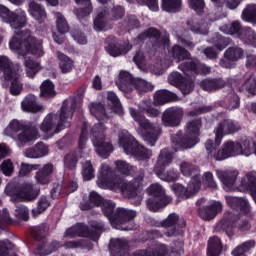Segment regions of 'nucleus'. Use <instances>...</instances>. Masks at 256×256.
Instances as JSON below:
<instances>
[{"label": "nucleus", "instance_id": "4d7b16f0", "mask_svg": "<svg viewBox=\"0 0 256 256\" xmlns=\"http://www.w3.org/2000/svg\"><path fill=\"white\" fill-rule=\"evenodd\" d=\"M82 177L84 181H91L95 178V169H93V164L89 160L82 163Z\"/></svg>", "mask_w": 256, "mask_h": 256}, {"label": "nucleus", "instance_id": "13d9d810", "mask_svg": "<svg viewBox=\"0 0 256 256\" xmlns=\"http://www.w3.org/2000/svg\"><path fill=\"white\" fill-rule=\"evenodd\" d=\"M242 33L243 35L240 36L242 41H244V43H248V45H253V47H256L255 31L251 28H244Z\"/></svg>", "mask_w": 256, "mask_h": 256}, {"label": "nucleus", "instance_id": "49530a36", "mask_svg": "<svg viewBox=\"0 0 256 256\" xmlns=\"http://www.w3.org/2000/svg\"><path fill=\"white\" fill-rule=\"evenodd\" d=\"M139 109L142 111V113H146L147 117H159L161 115V111L159 109L153 107L151 102L149 101H144L139 104Z\"/></svg>", "mask_w": 256, "mask_h": 256}, {"label": "nucleus", "instance_id": "2eb2a0df", "mask_svg": "<svg viewBox=\"0 0 256 256\" xmlns=\"http://www.w3.org/2000/svg\"><path fill=\"white\" fill-rule=\"evenodd\" d=\"M218 119H222L220 123L214 129L216 145H221V141H223V137L225 135H233L238 131H241V124L239 122L225 118V115L221 114Z\"/></svg>", "mask_w": 256, "mask_h": 256}, {"label": "nucleus", "instance_id": "0e129e2a", "mask_svg": "<svg viewBox=\"0 0 256 256\" xmlns=\"http://www.w3.org/2000/svg\"><path fill=\"white\" fill-rule=\"evenodd\" d=\"M76 3H83L85 7L81 8L78 12V17H87L93 11L91 8V0H75Z\"/></svg>", "mask_w": 256, "mask_h": 256}, {"label": "nucleus", "instance_id": "aec40b11", "mask_svg": "<svg viewBox=\"0 0 256 256\" xmlns=\"http://www.w3.org/2000/svg\"><path fill=\"white\" fill-rule=\"evenodd\" d=\"M183 119V109L171 107L166 109L162 114V125L164 127H178Z\"/></svg>", "mask_w": 256, "mask_h": 256}, {"label": "nucleus", "instance_id": "58836bf2", "mask_svg": "<svg viewBox=\"0 0 256 256\" xmlns=\"http://www.w3.org/2000/svg\"><path fill=\"white\" fill-rule=\"evenodd\" d=\"M61 247V243L58 241H52L51 243H45L42 246H39L36 250L35 253L36 255L39 256H46V255H51L54 251H57Z\"/></svg>", "mask_w": 256, "mask_h": 256}, {"label": "nucleus", "instance_id": "e2e57ef3", "mask_svg": "<svg viewBox=\"0 0 256 256\" xmlns=\"http://www.w3.org/2000/svg\"><path fill=\"white\" fill-rule=\"evenodd\" d=\"M211 43L217 47L218 51H223L227 45H229V39L221 37L219 34H215V36L211 39Z\"/></svg>", "mask_w": 256, "mask_h": 256}, {"label": "nucleus", "instance_id": "37998d69", "mask_svg": "<svg viewBox=\"0 0 256 256\" xmlns=\"http://www.w3.org/2000/svg\"><path fill=\"white\" fill-rule=\"evenodd\" d=\"M188 25L193 33H200V35H205L209 31V23L203 20H192L191 22H188Z\"/></svg>", "mask_w": 256, "mask_h": 256}, {"label": "nucleus", "instance_id": "864d4df0", "mask_svg": "<svg viewBox=\"0 0 256 256\" xmlns=\"http://www.w3.org/2000/svg\"><path fill=\"white\" fill-rule=\"evenodd\" d=\"M253 247H255V241L248 240V241L242 243L241 245H239L238 247H236L232 251V255L233 256H245V253H247V251H251V249H253Z\"/></svg>", "mask_w": 256, "mask_h": 256}, {"label": "nucleus", "instance_id": "72a5a7b5", "mask_svg": "<svg viewBox=\"0 0 256 256\" xmlns=\"http://www.w3.org/2000/svg\"><path fill=\"white\" fill-rule=\"evenodd\" d=\"M159 31L155 28H149L144 33L139 36V39H155L156 43L154 47H163V45H167V40H161Z\"/></svg>", "mask_w": 256, "mask_h": 256}, {"label": "nucleus", "instance_id": "bf43d9fd", "mask_svg": "<svg viewBox=\"0 0 256 256\" xmlns=\"http://www.w3.org/2000/svg\"><path fill=\"white\" fill-rule=\"evenodd\" d=\"M220 31L226 35H235V33H239V31H241V22L234 21L230 25H224L220 27Z\"/></svg>", "mask_w": 256, "mask_h": 256}, {"label": "nucleus", "instance_id": "a878e982", "mask_svg": "<svg viewBox=\"0 0 256 256\" xmlns=\"http://www.w3.org/2000/svg\"><path fill=\"white\" fill-rule=\"evenodd\" d=\"M179 167L184 177H192L190 182L197 183V181H200L201 184V177H199V169L195 165L184 161L180 163Z\"/></svg>", "mask_w": 256, "mask_h": 256}, {"label": "nucleus", "instance_id": "ea45409f", "mask_svg": "<svg viewBox=\"0 0 256 256\" xmlns=\"http://www.w3.org/2000/svg\"><path fill=\"white\" fill-rule=\"evenodd\" d=\"M147 193L152 197V199H167V197H171L165 195V189H163V186L159 183L151 184L147 188Z\"/></svg>", "mask_w": 256, "mask_h": 256}, {"label": "nucleus", "instance_id": "603ef678", "mask_svg": "<svg viewBox=\"0 0 256 256\" xmlns=\"http://www.w3.org/2000/svg\"><path fill=\"white\" fill-rule=\"evenodd\" d=\"M242 19L248 23H256V4H250L243 10Z\"/></svg>", "mask_w": 256, "mask_h": 256}, {"label": "nucleus", "instance_id": "7c9ffc66", "mask_svg": "<svg viewBox=\"0 0 256 256\" xmlns=\"http://www.w3.org/2000/svg\"><path fill=\"white\" fill-rule=\"evenodd\" d=\"M170 201H173V198L167 197L165 199L163 198H149L146 202L147 208L149 211H153L154 213H157L160 209H163L164 207H167L169 205Z\"/></svg>", "mask_w": 256, "mask_h": 256}, {"label": "nucleus", "instance_id": "774afa93", "mask_svg": "<svg viewBox=\"0 0 256 256\" xmlns=\"http://www.w3.org/2000/svg\"><path fill=\"white\" fill-rule=\"evenodd\" d=\"M15 245L9 241H0V256H9V251L13 249Z\"/></svg>", "mask_w": 256, "mask_h": 256}, {"label": "nucleus", "instance_id": "6ab92c4d", "mask_svg": "<svg viewBox=\"0 0 256 256\" xmlns=\"http://www.w3.org/2000/svg\"><path fill=\"white\" fill-rule=\"evenodd\" d=\"M216 175L227 192L235 191V183L239 177V170L228 168L225 170H216Z\"/></svg>", "mask_w": 256, "mask_h": 256}, {"label": "nucleus", "instance_id": "f704fd0d", "mask_svg": "<svg viewBox=\"0 0 256 256\" xmlns=\"http://www.w3.org/2000/svg\"><path fill=\"white\" fill-rule=\"evenodd\" d=\"M125 241L119 238L111 239L109 244L110 254L111 256H127L123 253V249H125Z\"/></svg>", "mask_w": 256, "mask_h": 256}, {"label": "nucleus", "instance_id": "052dcab7", "mask_svg": "<svg viewBox=\"0 0 256 256\" xmlns=\"http://www.w3.org/2000/svg\"><path fill=\"white\" fill-rule=\"evenodd\" d=\"M157 177L161 179L162 181H167L168 183H171L172 181H177L179 179V172L175 170H170L169 172L165 173V171H161L156 173Z\"/></svg>", "mask_w": 256, "mask_h": 256}, {"label": "nucleus", "instance_id": "c03bdc74", "mask_svg": "<svg viewBox=\"0 0 256 256\" xmlns=\"http://www.w3.org/2000/svg\"><path fill=\"white\" fill-rule=\"evenodd\" d=\"M182 0H162V9L167 13L181 11Z\"/></svg>", "mask_w": 256, "mask_h": 256}, {"label": "nucleus", "instance_id": "680f3d73", "mask_svg": "<svg viewBox=\"0 0 256 256\" xmlns=\"http://www.w3.org/2000/svg\"><path fill=\"white\" fill-rule=\"evenodd\" d=\"M188 7L201 15L205 11V0H188Z\"/></svg>", "mask_w": 256, "mask_h": 256}, {"label": "nucleus", "instance_id": "7ed1b4c3", "mask_svg": "<svg viewBox=\"0 0 256 256\" xmlns=\"http://www.w3.org/2000/svg\"><path fill=\"white\" fill-rule=\"evenodd\" d=\"M9 45L11 51H15L18 57H27L29 53L36 57H43L44 55L43 41L36 40L29 31L15 34L11 38Z\"/></svg>", "mask_w": 256, "mask_h": 256}, {"label": "nucleus", "instance_id": "79ce46f5", "mask_svg": "<svg viewBox=\"0 0 256 256\" xmlns=\"http://www.w3.org/2000/svg\"><path fill=\"white\" fill-rule=\"evenodd\" d=\"M202 89H204V91H217V89H221L222 87H225V81L221 80V79H206L203 80L200 83Z\"/></svg>", "mask_w": 256, "mask_h": 256}, {"label": "nucleus", "instance_id": "473e14b6", "mask_svg": "<svg viewBox=\"0 0 256 256\" xmlns=\"http://www.w3.org/2000/svg\"><path fill=\"white\" fill-rule=\"evenodd\" d=\"M222 251L221 239L217 236L211 237L208 241L207 256H220Z\"/></svg>", "mask_w": 256, "mask_h": 256}, {"label": "nucleus", "instance_id": "423d86ee", "mask_svg": "<svg viewBox=\"0 0 256 256\" xmlns=\"http://www.w3.org/2000/svg\"><path fill=\"white\" fill-rule=\"evenodd\" d=\"M217 138H215V142L213 140L208 139L205 143V149L207 151V155L209 159H215L216 161H225V159H229V157H239L240 148L239 141L233 142L231 140L223 143L222 148L217 151Z\"/></svg>", "mask_w": 256, "mask_h": 256}, {"label": "nucleus", "instance_id": "a211bd4d", "mask_svg": "<svg viewBox=\"0 0 256 256\" xmlns=\"http://www.w3.org/2000/svg\"><path fill=\"white\" fill-rule=\"evenodd\" d=\"M183 247V240L175 241L171 250L165 244H154L150 247V256H182L184 253Z\"/></svg>", "mask_w": 256, "mask_h": 256}, {"label": "nucleus", "instance_id": "f03ea898", "mask_svg": "<svg viewBox=\"0 0 256 256\" xmlns=\"http://www.w3.org/2000/svg\"><path fill=\"white\" fill-rule=\"evenodd\" d=\"M75 105V99H67L62 105L59 116L56 114H48L44 118L40 125L41 131L54 135L55 133H61V131L67 129V127H71V119H73Z\"/></svg>", "mask_w": 256, "mask_h": 256}, {"label": "nucleus", "instance_id": "a19ab883", "mask_svg": "<svg viewBox=\"0 0 256 256\" xmlns=\"http://www.w3.org/2000/svg\"><path fill=\"white\" fill-rule=\"evenodd\" d=\"M55 25L58 33L60 35H65V33H69V23L67 22V19H65V16L61 14L60 12H55Z\"/></svg>", "mask_w": 256, "mask_h": 256}, {"label": "nucleus", "instance_id": "a18cd8bd", "mask_svg": "<svg viewBox=\"0 0 256 256\" xmlns=\"http://www.w3.org/2000/svg\"><path fill=\"white\" fill-rule=\"evenodd\" d=\"M24 66L26 67V75L30 79H33L41 71V65L31 59H25Z\"/></svg>", "mask_w": 256, "mask_h": 256}, {"label": "nucleus", "instance_id": "338daca9", "mask_svg": "<svg viewBox=\"0 0 256 256\" xmlns=\"http://www.w3.org/2000/svg\"><path fill=\"white\" fill-rule=\"evenodd\" d=\"M233 220H222L220 221L217 225L215 230L216 231H221V229H223L224 231H226V233H230V231L233 229Z\"/></svg>", "mask_w": 256, "mask_h": 256}, {"label": "nucleus", "instance_id": "5fc2aeb1", "mask_svg": "<svg viewBox=\"0 0 256 256\" xmlns=\"http://www.w3.org/2000/svg\"><path fill=\"white\" fill-rule=\"evenodd\" d=\"M116 171L121 173V175H133V172L135 171V167L131 166L129 163L123 160H117L115 162Z\"/></svg>", "mask_w": 256, "mask_h": 256}, {"label": "nucleus", "instance_id": "1a4fd4ad", "mask_svg": "<svg viewBox=\"0 0 256 256\" xmlns=\"http://www.w3.org/2000/svg\"><path fill=\"white\" fill-rule=\"evenodd\" d=\"M116 85L123 93H131L134 89H137L139 93H145L147 91H153V85L151 83L141 79L133 78L128 71H120Z\"/></svg>", "mask_w": 256, "mask_h": 256}, {"label": "nucleus", "instance_id": "6e6d98bb", "mask_svg": "<svg viewBox=\"0 0 256 256\" xmlns=\"http://www.w3.org/2000/svg\"><path fill=\"white\" fill-rule=\"evenodd\" d=\"M58 59L60 60V69L62 73H70V71H73L72 59L63 53H58Z\"/></svg>", "mask_w": 256, "mask_h": 256}, {"label": "nucleus", "instance_id": "4c0bfd02", "mask_svg": "<svg viewBox=\"0 0 256 256\" xmlns=\"http://www.w3.org/2000/svg\"><path fill=\"white\" fill-rule=\"evenodd\" d=\"M171 54L176 63H181V61H189V59H191V53L179 45L173 46Z\"/></svg>", "mask_w": 256, "mask_h": 256}, {"label": "nucleus", "instance_id": "0eeeda50", "mask_svg": "<svg viewBox=\"0 0 256 256\" xmlns=\"http://www.w3.org/2000/svg\"><path fill=\"white\" fill-rule=\"evenodd\" d=\"M23 71L19 64H14L9 57L0 55V75L3 73L5 81H10L11 95H19L23 91V84L19 83V73Z\"/></svg>", "mask_w": 256, "mask_h": 256}, {"label": "nucleus", "instance_id": "cd10ccee", "mask_svg": "<svg viewBox=\"0 0 256 256\" xmlns=\"http://www.w3.org/2000/svg\"><path fill=\"white\" fill-rule=\"evenodd\" d=\"M171 161H173V155L169 153V150L164 149L160 152L158 157V161L154 168L155 173H161V171H165V167H169L171 165Z\"/></svg>", "mask_w": 256, "mask_h": 256}, {"label": "nucleus", "instance_id": "c85d7f7f", "mask_svg": "<svg viewBox=\"0 0 256 256\" xmlns=\"http://www.w3.org/2000/svg\"><path fill=\"white\" fill-rule=\"evenodd\" d=\"M21 107L26 113H39L41 111V106L37 104V98L33 94H29L24 98Z\"/></svg>", "mask_w": 256, "mask_h": 256}, {"label": "nucleus", "instance_id": "f8f14e48", "mask_svg": "<svg viewBox=\"0 0 256 256\" xmlns=\"http://www.w3.org/2000/svg\"><path fill=\"white\" fill-rule=\"evenodd\" d=\"M6 191L9 192L14 201H35L39 197V193H41V190L31 183L17 184L14 187L9 184Z\"/></svg>", "mask_w": 256, "mask_h": 256}, {"label": "nucleus", "instance_id": "6e6552de", "mask_svg": "<svg viewBox=\"0 0 256 256\" xmlns=\"http://www.w3.org/2000/svg\"><path fill=\"white\" fill-rule=\"evenodd\" d=\"M129 111L132 119L139 125V135L143 137L144 141H146L150 147H154L155 143H157V139H159V128H157V125L151 123L149 119L141 115V112L137 109L130 108Z\"/></svg>", "mask_w": 256, "mask_h": 256}, {"label": "nucleus", "instance_id": "2f4dec72", "mask_svg": "<svg viewBox=\"0 0 256 256\" xmlns=\"http://www.w3.org/2000/svg\"><path fill=\"white\" fill-rule=\"evenodd\" d=\"M256 142L251 138H245L239 142L240 155L251 157L255 155Z\"/></svg>", "mask_w": 256, "mask_h": 256}, {"label": "nucleus", "instance_id": "c756f323", "mask_svg": "<svg viewBox=\"0 0 256 256\" xmlns=\"http://www.w3.org/2000/svg\"><path fill=\"white\" fill-rule=\"evenodd\" d=\"M170 101H177V94L168 90H160L154 95V105H165Z\"/></svg>", "mask_w": 256, "mask_h": 256}, {"label": "nucleus", "instance_id": "412c9836", "mask_svg": "<svg viewBox=\"0 0 256 256\" xmlns=\"http://www.w3.org/2000/svg\"><path fill=\"white\" fill-rule=\"evenodd\" d=\"M178 68L184 75H197L198 73H204L206 75V73L211 71V68L205 66V64H200L198 60L184 62Z\"/></svg>", "mask_w": 256, "mask_h": 256}, {"label": "nucleus", "instance_id": "09e8293b", "mask_svg": "<svg viewBox=\"0 0 256 256\" xmlns=\"http://www.w3.org/2000/svg\"><path fill=\"white\" fill-rule=\"evenodd\" d=\"M50 205L51 202L49 201V198H47L46 196H42L37 202V207L32 209L33 217H38V215L44 213V211L48 209Z\"/></svg>", "mask_w": 256, "mask_h": 256}, {"label": "nucleus", "instance_id": "69168bd1", "mask_svg": "<svg viewBox=\"0 0 256 256\" xmlns=\"http://www.w3.org/2000/svg\"><path fill=\"white\" fill-rule=\"evenodd\" d=\"M94 29L95 31H105L107 29L105 26V14L99 13L94 19Z\"/></svg>", "mask_w": 256, "mask_h": 256}, {"label": "nucleus", "instance_id": "4468645a", "mask_svg": "<svg viewBox=\"0 0 256 256\" xmlns=\"http://www.w3.org/2000/svg\"><path fill=\"white\" fill-rule=\"evenodd\" d=\"M0 17L12 29H23L27 25V13L23 9L12 12L6 6L0 5Z\"/></svg>", "mask_w": 256, "mask_h": 256}, {"label": "nucleus", "instance_id": "8fccbe9b", "mask_svg": "<svg viewBox=\"0 0 256 256\" xmlns=\"http://www.w3.org/2000/svg\"><path fill=\"white\" fill-rule=\"evenodd\" d=\"M243 55V49L239 47H230L224 53L225 58L229 61H239V59H243Z\"/></svg>", "mask_w": 256, "mask_h": 256}, {"label": "nucleus", "instance_id": "de8ad7c7", "mask_svg": "<svg viewBox=\"0 0 256 256\" xmlns=\"http://www.w3.org/2000/svg\"><path fill=\"white\" fill-rule=\"evenodd\" d=\"M106 97L112 104V111L118 115H123V106H121V102L119 101L117 94L114 92H107Z\"/></svg>", "mask_w": 256, "mask_h": 256}, {"label": "nucleus", "instance_id": "f257e3e1", "mask_svg": "<svg viewBox=\"0 0 256 256\" xmlns=\"http://www.w3.org/2000/svg\"><path fill=\"white\" fill-rule=\"evenodd\" d=\"M143 177H145V173L140 170L132 181L127 182L125 179L115 175L111 166L102 164L96 183L100 189L119 191L124 197L131 199L133 205L137 206L143 201V192H141V189H143Z\"/></svg>", "mask_w": 256, "mask_h": 256}, {"label": "nucleus", "instance_id": "9d476101", "mask_svg": "<svg viewBox=\"0 0 256 256\" xmlns=\"http://www.w3.org/2000/svg\"><path fill=\"white\" fill-rule=\"evenodd\" d=\"M119 143L126 155H133L140 160L149 159V157H151V151L140 145L139 142L135 140V137H133L127 130H122L120 132Z\"/></svg>", "mask_w": 256, "mask_h": 256}, {"label": "nucleus", "instance_id": "b1692460", "mask_svg": "<svg viewBox=\"0 0 256 256\" xmlns=\"http://www.w3.org/2000/svg\"><path fill=\"white\" fill-rule=\"evenodd\" d=\"M54 167L53 164H45L40 168L34 176L36 185H49L51 183V175H53Z\"/></svg>", "mask_w": 256, "mask_h": 256}, {"label": "nucleus", "instance_id": "9b49d317", "mask_svg": "<svg viewBox=\"0 0 256 256\" xmlns=\"http://www.w3.org/2000/svg\"><path fill=\"white\" fill-rule=\"evenodd\" d=\"M107 128L102 123L95 124L91 130V141L94 145L96 153L100 157H109L110 153H113V145L107 141Z\"/></svg>", "mask_w": 256, "mask_h": 256}, {"label": "nucleus", "instance_id": "4be33fe9", "mask_svg": "<svg viewBox=\"0 0 256 256\" xmlns=\"http://www.w3.org/2000/svg\"><path fill=\"white\" fill-rule=\"evenodd\" d=\"M177 223H179V216L175 213L169 214L161 223L164 229H168V231L165 232L166 237H177V235H181V233H183V231L177 227Z\"/></svg>", "mask_w": 256, "mask_h": 256}, {"label": "nucleus", "instance_id": "e433bc0d", "mask_svg": "<svg viewBox=\"0 0 256 256\" xmlns=\"http://www.w3.org/2000/svg\"><path fill=\"white\" fill-rule=\"evenodd\" d=\"M90 113L98 121H105L109 116L101 103L92 102L89 105Z\"/></svg>", "mask_w": 256, "mask_h": 256}, {"label": "nucleus", "instance_id": "ddd939ff", "mask_svg": "<svg viewBox=\"0 0 256 256\" xmlns=\"http://www.w3.org/2000/svg\"><path fill=\"white\" fill-rule=\"evenodd\" d=\"M87 139V128H82L78 142V149L70 151L64 158V165L67 167V169H75V167H77V163L79 162V157H89L91 149L87 147Z\"/></svg>", "mask_w": 256, "mask_h": 256}, {"label": "nucleus", "instance_id": "20e7f679", "mask_svg": "<svg viewBox=\"0 0 256 256\" xmlns=\"http://www.w3.org/2000/svg\"><path fill=\"white\" fill-rule=\"evenodd\" d=\"M4 135L14 139L19 147H25V145H31L39 139V130L37 126L27 125L19 120H12L4 130Z\"/></svg>", "mask_w": 256, "mask_h": 256}, {"label": "nucleus", "instance_id": "c9c22d12", "mask_svg": "<svg viewBox=\"0 0 256 256\" xmlns=\"http://www.w3.org/2000/svg\"><path fill=\"white\" fill-rule=\"evenodd\" d=\"M106 51L111 57H119L120 55H126L127 52L131 51V45L110 44L106 47Z\"/></svg>", "mask_w": 256, "mask_h": 256}, {"label": "nucleus", "instance_id": "39448f33", "mask_svg": "<svg viewBox=\"0 0 256 256\" xmlns=\"http://www.w3.org/2000/svg\"><path fill=\"white\" fill-rule=\"evenodd\" d=\"M102 211L104 215L109 219L110 224L114 229L119 231H131L133 227L124 226L126 223L133 221L137 217V213L133 210H127L125 208H120L115 211V203L111 200H102Z\"/></svg>", "mask_w": 256, "mask_h": 256}, {"label": "nucleus", "instance_id": "bb28decb", "mask_svg": "<svg viewBox=\"0 0 256 256\" xmlns=\"http://www.w3.org/2000/svg\"><path fill=\"white\" fill-rule=\"evenodd\" d=\"M28 13L37 21L38 23H45L47 20V12L40 4L32 1L29 3Z\"/></svg>", "mask_w": 256, "mask_h": 256}, {"label": "nucleus", "instance_id": "5701e85b", "mask_svg": "<svg viewBox=\"0 0 256 256\" xmlns=\"http://www.w3.org/2000/svg\"><path fill=\"white\" fill-rule=\"evenodd\" d=\"M201 189V181L198 180L196 183L195 182H189L187 188H184L183 185L181 184H173L172 185V190L176 195L179 197H186L189 199V197H192V195H195L197 191Z\"/></svg>", "mask_w": 256, "mask_h": 256}, {"label": "nucleus", "instance_id": "3c124183", "mask_svg": "<svg viewBox=\"0 0 256 256\" xmlns=\"http://www.w3.org/2000/svg\"><path fill=\"white\" fill-rule=\"evenodd\" d=\"M55 85L51 80H45L40 86V95L42 97H55Z\"/></svg>", "mask_w": 256, "mask_h": 256}, {"label": "nucleus", "instance_id": "393cba45", "mask_svg": "<svg viewBox=\"0 0 256 256\" xmlns=\"http://www.w3.org/2000/svg\"><path fill=\"white\" fill-rule=\"evenodd\" d=\"M221 211H223V204H221V202H214L210 206L200 208L198 213L204 221H211V219H215L217 213H221Z\"/></svg>", "mask_w": 256, "mask_h": 256}, {"label": "nucleus", "instance_id": "f3484780", "mask_svg": "<svg viewBox=\"0 0 256 256\" xmlns=\"http://www.w3.org/2000/svg\"><path fill=\"white\" fill-rule=\"evenodd\" d=\"M201 129V119H195L187 123L186 135L180 141L182 149H192L196 143H199V131Z\"/></svg>", "mask_w": 256, "mask_h": 256}, {"label": "nucleus", "instance_id": "dca6fc26", "mask_svg": "<svg viewBox=\"0 0 256 256\" xmlns=\"http://www.w3.org/2000/svg\"><path fill=\"white\" fill-rule=\"evenodd\" d=\"M102 229V226H91L87 228V226L83 224H76L65 231L64 237H69L70 239L75 237H88V239L92 241H97L101 235Z\"/></svg>", "mask_w": 256, "mask_h": 256}]
</instances>
